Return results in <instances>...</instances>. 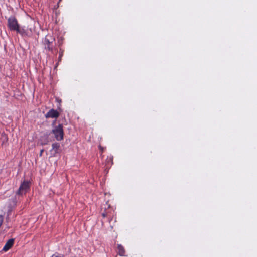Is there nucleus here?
Instances as JSON below:
<instances>
[{"label": "nucleus", "instance_id": "nucleus-1", "mask_svg": "<svg viewBox=\"0 0 257 257\" xmlns=\"http://www.w3.org/2000/svg\"><path fill=\"white\" fill-rule=\"evenodd\" d=\"M52 133L54 135L56 140L59 141L63 140L64 133L63 125L59 124L58 125L55 126L52 130Z\"/></svg>", "mask_w": 257, "mask_h": 257}, {"label": "nucleus", "instance_id": "nucleus-2", "mask_svg": "<svg viewBox=\"0 0 257 257\" xmlns=\"http://www.w3.org/2000/svg\"><path fill=\"white\" fill-rule=\"evenodd\" d=\"M30 188L29 182L24 181L20 185L16 194L18 195H22L25 194Z\"/></svg>", "mask_w": 257, "mask_h": 257}, {"label": "nucleus", "instance_id": "nucleus-3", "mask_svg": "<svg viewBox=\"0 0 257 257\" xmlns=\"http://www.w3.org/2000/svg\"><path fill=\"white\" fill-rule=\"evenodd\" d=\"M8 23L9 29L12 31H16L19 26L17 19L14 17H10L8 20Z\"/></svg>", "mask_w": 257, "mask_h": 257}, {"label": "nucleus", "instance_id": "nucleus-4", "mask_svg": "<svg viewBox=\"0 0 257 257\" xmlns=\"http://www.w3.org/2000/svg\"><path fill=\"white\" fill-rule=\"evenodd\" d=\"M59 116V113L54 109H50L45 115L46 118H57Z\"/></svg>", "mask_w": 257, "mask_h": 257}, {"label": "nucleus", "instance_id": "nucleus-5", "mask_svg": "<svg viewBox=\"0 0 257 257\" xmlns=\"http://www.w3.org/2000/svg\"><path fill=\"white\" fill-rule=\"evenodd\" d=\"M52 149L51 150V154L55 156L57 153L60 152V145L59 143H54L52 145Z\"/></svg>", "mask_w": 257, "mask_h": 257}, {"label": "nucleus", "instance_id": "nucleus-6", "mask_svg": "<svg viewBox=\"0 0 257 257\" xmlns=\"http://www.w3.org/2000/svg\"><path fill=\"white\" fill-rule=\"evenodd\" d=\"M14 242V239H10L9 240H8V241L6 242V244L5 245L4 247H3V250L5 251L8 250L13 246Z\"/></svg>", "mask_w": 257, "mask_h": 257}, {"label": "nucleus", "instance_id": "nucleus-7", "mask_svg": "<svg viewBox=\"0 0 257 257\" xmlns=\"http://www.w3.org/2000/svg\"><path fill=\"white\" fill-rule=\"evenodd\" d=\"M117 252L118 254L121 256H124L125 255V250L124 247L121 244L117 245Z\"/></svg>", "mask_w": 257, "mask_h": 257}, {"label": "nucleus", "instance_id": "nucleus-8", "mask_svg": "<svg viewBox=\"0 0 257 257\" xmlns=\"http://www.w3.org/2000/svg\"><path fill=\"white\" fill-rule=\"evenodd\" d=\"M8 140L7 135L4 132L1 133L0 136V142L2 143V145H5Z\"/></svg>", "mask_w": 257, "mask_h": 257}, {"label": "nucleus", "instance_id": "nucleus-9", "mask_svg": "<svg viewBox=\"0 0 257 257\" xmlns=\"http://www.w3.org/2000/svg\"><path fill=\"white\" fill-rule=\"evenodd\" d=\"M44 43L47 45V46H45V48L48 49L49 51H52L53 47L51 46L52 42H50L47 37L45 38Z\"/></svg>", "mask_w": 257, "mask_h": 257}, {"label": "nucleus", "instance_id": "nucleus-10", "mask_svg": "<svg viewBox=\"0 0 257 257\" xmlns=\"http://www.w3.org/2000/svg\"><path fill=\"white\" fill-rule=\"evenodd\" d=\"M17 33H19L22 35H23L25 33V31L23 28H20L19 27L17 28V30H16Z\"/></svg>", "mask_w": 257, "mask_h": 257}, {"label": "nucleus", "instance_id": "nucleus-11", "mask_svg": "<svg viewBox=\"0 0 257 257\" xmlns=\"http://www.w3.org/2000/svg\"><path fill=\"white\" fill-rule=\"evenodd\" d=\"M63 56V51H61L60 52L59 54V61H60L61 60V57Z\"/></svg>", "mask_w": 257, "mask_h": 257}, {"label": "nucleus", "instance_id": "nucleus-12", "mask_svg": "<svg viewBox=\"0 0 257 257\" xmlns=\"http://www.w3.org/2000/svg\"><path fill=\"white\" fill-rule=\"evenodd\" d=\"M102 216H103V217H105L108 216V215L107 213L103 212L102 213Z\"/></svg>", "mask_w": 257, "mask_h": 257}, {"label": "nucleus", "instance_id": "nucleus-13", "mask_svg": "<svg viewBox=\"0 0 257 257\" xmlns=\"http://www.w3.org/2000/svg\"><path fill=\"white\" fill-rule=\"evenodd\" d=\"M3 222V217L2 216L0 215V226L2 224Z\"/></svg>", "mask_w": 257, "mask_h": 257}, {"label": "nucleus", "instance_id": "nucleus-14", "mask_svg": "<svg viewBox=\"0 0 257 257\" xmlns=\"http://www.w3.org/2000/svg\"><path fill=\"white\" fill-rule=\"evenodd\" d=\"M44 152V150L43 149H42L41 151H40V156H42V153H43Z\"/></svg>", "mask_w": 257, "mask_h": 257}, {"label": "nucleus", "instance_id": "nucleus-15", "mask_svg": "<svg viewBox=\"0 0 257 257\" xmlns=\"http://www.w3.org/2000/svg\"><path fill=\"white\" fill-rule=\"evenodd\" d=\"M51 257H60V256L56 255L55 254H53Z\"/></svg>", "mask_w": 257, "mask_h": 257}, {"label": "nucleus", "instance_id": "nucleus-16", "mask_svg": "<svg viewBox=\"0 0 257 257\" xmlns=\"http://www.w3.org/2000/svg\"><path fill=\"white\" fill-rule=\"evenodd\" d=\"M112 218H111V219H110V216H109L108 221H109V222H110V221H111V220H112Z\"/></svg>", "mask_w": 257, "mask_h": 257}, {"label": "nucleus", "instance_id": "nucleus-17", "mask_svg": "<svg viewBox=\"0 0 257 257\" xmlns=\"http://www.w3.org/2000/svg\"><path fill=\"white\" fill-rule=\"evenodd\" d=\"M99 148H100L101 150H102V151H103V149H102V147H101V146H99Z\"/></svg>", "mask_w": 257, "mask_h": 257}, {"label": "nucleus", "instance_id": "nucleus-18", "mask_svg": "<svg viewBox=\"0 0 257 257\" xmlns=\"http://www.w3.org/2000/svg\"><path fill=\"white\" fill-rule=\"evenodd\" d=\"M55 121H56V120H55V121L53 122L52 125H54V123H55Z\"/></svg>", "mask_w": 257, "mask_h": 257}]
</instances>
